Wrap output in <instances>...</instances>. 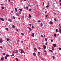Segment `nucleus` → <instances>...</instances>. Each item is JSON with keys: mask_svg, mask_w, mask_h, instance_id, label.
<instances>
[{"mask_svg": "<svg viewBox=\"0 0 61 61\" xmlns=\"http://www.w3.org/2000/svg\"><path fill=\"white\" fill-rule=\"evenodd\" d=\"M31 36H33V37H34V36H35V35L34 34V33H32L31 34Z\"/></svg>", "mask_w": 61, "mask_h": 61, "instance_id": "nucleus-1", "label": "nucleus"}, {"mask_svg": "<svg viewBox=\"0 0 61 61\" xmlns=\"http://www.w3.org/2000/svg\"><path fill=\"white\" fill-rule=\"evenodd\" d=\"M0 20H1V21H5V19L4 18H0Z\"/></svg>", "mask_w": 61, "mask_h": 61, "instance_id": "nucleus-2", "label": "nucleus"}, {"mask_svg": "<svg viewBox=\"0 0 61 61\" xmlns=\"http://www.w3.org/2000/svg\"><path fill=\"white\" fill-rule=\"evenodd\" d=\"M43 47L44 48V49L45 50L46 48V46H43Z\"/></svg>", "mask_w": 61, "mask_h": 61, "instance_id": "nucleus-3", "label": "nucleus"}, {"mask_svg": "<svg viewBox=\"0 0 61 61\" xmlns=\"http://www.w3.org/2000/svg\"><path fill=\"white\" fill-rule=\"evenodd\" d=\"M49 24H53V22L52 21H50L49 22Z\"/></svg>", "mask_w": 61, "mask_h": 61, "instance_id": "nucleus-4", "label": "nucleus"}, {"mask_svg": "<svg viewBox=\"0 0 61 61\" xmlns=\"http://www.w3.org/2000/svg\"><path fill=\"white\" fill-rule=\"evenodd\" d=\"M52 50L53 51L54 50V46H52Z\"/></svg>", "mask_w": 61, "mask_h": 61, "instance_id": "nucleus-5", "label": "nucleus"}, {"mask_svg": "<svg viewBox=\"0 0 61 61\" xmlns=\"http://www.w3.org/2000/svg\"><path fill=\"white\" fill-rule=\"evenodd\" d=\"M21 53H24V51L22 50H21Z\"/></svg>", "mask_w": 61, "mask_h": 61, "instance_id": "nucleus-6", "label": "nucleus"}, {"mask_svg": "<svg viewBox=\"0 0 61 61\" xmlns=\"http://www.w3.org/2000/svg\"><path fill=\"white\" fill-rule=\"evenodd\" d=\"M49 51L50 52H51L52 53H53V51L52 50H50Z\"/></svg>", "mask_w": 61, "mask_h": 61, "instance_id": "nucleus-7", "label": "nucleus"}, {"mask_svg": "<svg viewBox=\"0 0 61 61\" xmlns=\"http://www.w3.org/2000/svg\"><path fill=\"white\" fill-rule=\"evenodd\" d=\"M28 28L29 30H30V31H32V29H31V28Z\"/></svg>", "mask_w": 61, "mask_h": 61, "instance_id": "nucleus-8", "label": "nucleus"}, {"mask_svg": "<svg viewBox=\"0 0 61 61\" xmlns=\"http://www.w3.org/2000/svg\"><path fill=\"white\" fill-rule=\"evenodd\" d=\"M9 21L10 22H11L12 23V21L11 19H9Z\"/></svg>", "mask_w": 61, "mask_h": 61, "instance_id": "nucleus-9", "label": "nucleus"}, {"mask_svg": "<svg viewBox=\"0 0 61 61\" xmlns=\"http://www.w3.org/2000/svg\"><path fill=\"white\" fill-rule=\"evenodd\" d=\"M15 51L16 52H15L16 54H17V53H18V51H17V50H15Z\"/></svg>", "mask_w": 61, "mask_h": 61, "instance_id": "nucleus-10", "label": "nucleus"}, {"mask_svg": "<svg viewBox=\"0 0 61 61\" xmlns=\"http://www.w3.org/2000/svg\"><path fill=\"white\" fill-rule=\"evenodd\" d=\"M59 32H60V33H61V29H59Z\"/></svg>", "mask_w": 61, "mask_h": 61, "instance_id": "nucleus-11", "label": "nucleus"}, {"mask_svg": "<svg viewBox=\"0 0 61 61\" xmlns=\"http://www.w3.org/2000/svg\"><path fill=\"white\" fill-rule=\"evenodd\" d=\"M33 55H34V56H35L36 55V53H33Z\"/></svg>", "mask_w": 61, "mask_h": 61, "instance_id": "nucleus-12", "label": "nucleus"}, {"mask_svg": "<svg viewBox=\"0 0 61 61\" xmlns=\"http://www.w3.org/2000/svg\"><path fill=\"white\" fill-rule=\"evenodd\" d=\"M56 31L57 32H59V31H58V30L57 29L56 30Z\"/></svg>", "mask_w": 61, "mask_h": 61, "instance_id": "nucleus-13", "label": "nucleus"}, {"mask_svg": "<svg viewBox=\"0 0 61 61\" xmlns=\"http://www.w3.org/2000/svg\"><path fill=\"white\" fill-rule=\"evenodd\" d=\"M1 60H4V58H3V57H2L1 58Z\"/></svg>", "mask_w": 61, "mask_h": 61, "instance_id": "nucleus-14", "label": "nucleus"}, {"mask_svg": "<svg viewBox=\"0 0 61 61\" xmlns=\"http://www.w3.org/2000/svg\"><path fill=\"white\" fill-rule=\"evenodd\" d=\"M2 40L1 39L0 40V43H2Z\"/></svg>", "mask_w": 61, "mask_h": 61, "instance_id": "nucleus-15", "label": "nucleus"}, {"mask_svg": "<svg viewBox=\"0 0 61 61\" xmlns=\"http://www.w3.org/2000/svg\"><path fill=\"white\" fill-rule=\"evenodd\" d=\"M56 44H54L53 45V46H56Z\"/></svg>", "mask_w": 61, "mask_h": 61, "instance_id": "nucleus-16", "label": "nucleus"}, {"mask_svg": "<svg viewBox=\"0 0 61 61\" xmlns=\"http://www.w3.org/2000/svg\"><path fill=\"white\" fill-rule=\"evenodd\" d=\"M15 10L16 12H17V9H16V8H15Z\"/></svg>", "mask_w": 61, "mask_h": 61, "instance_id": "nucleus-17", "label": "nucleus"}, {"mask_svg": "<svg viewBox=\"0 0 61 61\" xmlns=\"http://www.w3.org/2000/svg\"><path fill=\"white\" fill-rule=\"evenodd\" d=\"M54 36L55 37H56V34H55L54 35Z\"/></svg>", "mask_w": 61, "mask_h": 61, "instance_id": "nucleus-18", "label": "nucleus"}, {"mask_svg": "<svg viewBox=\"0 0 61 61\" xmlns=\"http://www.w3.org/2000/svg\"><path fill=\"white\" fill-rule=\"evenodd\" d=\"M6 30H7V31H8V28H6Z\"/></svg>", "mask_w": 61, "mask_h": 61, "instance_id": "nucleus-19", "label": "nucleus"}, {"mask_svg": "<svg viewBox=\"0 0 61 61\" xmlns=\"http://www.w3.org/2000/svg\"><path fill=\"white\" fill-rule=\"evenodd\" d=\"M29 17H31V15L29 14Z\"/></svg>", "mask_w": 61, "mask_h": 61, "instance_id": "nucleus-20", "label": "nucleus"}, {"mask_svg": "<svg viewBox=\"0 0 61 61\" xmlns=\"http://www.w3.org/2000/svg\"><path fill=\"white\" fill-rule=\"evenodd\" d=\"M41 27L43 26V23H41Z\"/></svg>", "mask_w": 61, "mask_h": 61, "instance_id": "nucleus-21", "label": "nucleus"}, {"mask_svg": "<svg viewBox=\"0 0 61 61\" xmlns=\"http://www.w3.org/2000/svg\"><path fill=\"white\" fill-rule=\"evenodd\" d=\"M16 30V31H17V32H18V29H17V28H16L15 29Z\"/></svg>", "mask_w": 61, "mask_h": 61, "instance_id": "nucleus-22", "label": "nucleus"}, {"mask_svg": "<svg viewBox=\"0 0 61 61\" xmlns=\"http://www.w3.org/2000/svg\"><path fill=\"white\" fill-rule=\"evenodd\" d=\"M29 47L28 46L27 47V49H29Z\"/></svg>", "mask_w": 61, "mask_h": 61, "instance_id": "nucleus-23", "label": "nucleus"}, {"mask_svg": "<svg viewBox=\"0 0 61 61\" xmlns=\"http://www.w3.org/2000/svg\"><path fill=\"white\" fill-rule=\"evenodd\" d=\"M3 54L4 56H5V53H3Z\"/></svg>", "mask_w": 61, "mask_h": 61, "instance_id": "nucleus-24", "label": "nucleus"}, {"mask_svg": "<svg viewBox=\"0 0 61 61\" xmlns=\"http://www.w3.org/2000/svg\"><path fill=\"white\" fill-rule=\"evenodd\" d=\"M31 10H32V9H29V11H31Z\"/></svg>", "mask_w": 61, "mask_h": 61, "instance_id": "nucleus-25", "label": "nucleus"}, {"mask_svg": "<svg viewBox=\"0 0 61 61\" xmlns=\"http://www.w3.org/2000/svg\"><path fill=\"white\" fill-rule=\"evenodd\" d=\"M16 15H17V16H19V14H17V13H16Z\"/></svg>", "mask_w": 61, "mask_h": 61, "instance_id": "nucleus-26", "label": "nucleus"}, {"mask_svg": "<svg viewBox=\"0 0 61 61\" xmlns=\"http://www.w3.org/2000/svg\"><path fill=\"white\" fill-rule=\"evenodd\" d=\"M16 60L17 61H18V59H17V58H16Z\"/></svg>", "mask_w": 61, "mask_h": 61, "instance_id": "nucleus-27", "label": "nucleus"}, {"mask_svg": "<svg viewBox=\"0 0 61 61\" xmlns=\"http://www.w3.org/2000/svg\"><path fill=\"white\" fill-rule=\"evenodd\" d=\"M42 3H43V5H44V4H45V3H44V2L43 1V2Z\"/></svg>", "mask_w": 61, "mask_h": 61, "instance_id": "nucleus-28", "label": "nucleus"}, {"mask_svg": "<svg viewBox=\"0 0 61 61\" xmlns=\"http://www.w3.org/2000/svg\"><path fill=\"white\" fill-rule=\"evenodd\" d=\"M19 10H20V11H22V9H20Z\"/></svg>", "mask_w": 61, "mask_h": 61, "instance_id": "nucleus-29", "label": "nucleus"}, {"mask_svg": "<svg viewBox=\"0 0 61 61\" xmlns=\"http://www.w3.org/2000/svg\"><path fill=\"white\" fill-rule=\"evenodd\" d=\"M54 20L55 21H56V18L54 19Z\"/></svg>", "mask_w": 61, "mask_h": 61, "instance_id": "nucleus-30", "label": "nucleus"}, {"mask_svg": "<svg viewBox=\"0 0 61 61\" xmlns=\"http://www.w3.org/2000/svg\"><path fill=\"white\" fill-rule=\"evenodd\" d=\"M34 49L35 50H37V49H36V48H34Z\"/></svg>", "mask_w": 61, "mask_h": 61, "instance_id": "nucleus-31", "label": "nucleus"}, {"mask_svg": "<svg viewBox=\"0 0 61 61\" xmlns=\"http://www.w3.org/2000/svg\"><path fill=\"white\" fill-rule=\"evenodd\" d=\"M45 40H46V41H47V38H46L45 39Z\"/></svg>", "mask_w": 61, "mask_h": 61, "instance_id": "nucleus-32", "label": "nucleus"}, {"mask_svg": "<svg viewBox=\"0 0 61 61\" xmlns=\"http://www.w3.org/2000/svg\"><path fill=\"white\" fill-rule=\"evenodd\" d=\"M52 58L53 59H55V58L54 56H52Z\"/></svg>", "mask_w": 61, "mask_h": 61, "instance_id": "nucleus-33", "label": "nucleus"}, {"mask_svg": "<svg viewBox=\"0 0 61 61\" xmlns=\"http://www.w3.org/2000/svg\"><path fill=\"white\" fill-rule=\"evenodd\" d=\"M5 59H7V57H6V56H5Z\"/></svg>", "mask_w": 61, "mask_h": 61, "instance_id": "nucleus-34", "label": "nucleus"}, {"mask_svg": "<svg viewBox=\"0 0 61 61\" xmlns=\"http://www.w3.org/2000/svg\"><path fill=\"white\" fill-rule=\"evenodd\" d=\"M9 40H10V39H9V38H8L7 39V41H9Z\"/></svg>", "mask_w": 61, "mask_h": 61, "instance_id": "nucleus-35", "label": "nucleus"}, {"mask_svg": "<svg viewBox=\"0 0 61 61\" xmlns=\"http://www.w3.org/2000/svg\"><path fill=\"white\" fill-rule=\"evenodd\" d=\"M59 50H61V48H59Z\"/></svg>", "mask_w": 61, "mask_h": 61, "instance_id": "nucleus-36", "label": "nucleus"}, {"mask_svg": "<svg viewBox=\"0 0 61 61\" xmlns=\"http://www.w3.org/2000/svg\"><path fill=\"white\" fill-rule=\"evenodd\" d=\"M4 8H5V7H2V9H4Z\"/></svg>", "mask_w": 61, "mask_h": 61, "instance_id": "nucleus-37", "label": "nucleus"}, {"mask_svg": "<svg viewBox=\"0 0 61 61\" xmlns=\"http://www.w3.org/2000/svg\"><path fill=\"white\" fill-rule=\"evenodd\" d=\"M41 20H39L38 21V22H41Z\"/></svg>", "mask_w": 61, "mask_h": 61, "instance_id": "nucleus-38", "label": "nucleus"}, {"mask_svg": "<svg viewBox=\"0 0 61 61\" xmlns=\"http://www.w3.org/2000/svg\"><path fill=\"white\" fill-rule=\"evenodd\" d=\"M11 56H14V54H12L11 55Z\"/></svg>", "mask_w": 61, "mask_h": 61, "instance_id": "nucleus-39", "label": "nucleus"}, {"mask_svg": "<svg viewBox=\"0 0 61 61\" xmlns=\"http://www.w3.org/2000/svg\"><path fill=\"white\" fill-rule=\"evenodd\" d=\"M21 35L22 36H24V33H21Z\"/></svg>", "mask_w": 61, "mask_h": 61, "instance_id": "nucleus-40", "label": "nucleus"}, {"mask_svg": "<svg viewBox=\"0 0 61 61\" xmlns=\"http://www.w3.org/2000/svg\"><path fill=\"white\" fill-rule=\"evenodd\" d=\"M13 18L14 19H15V17L14 16H13Z\"/></svg>", "mask_w": 61, "mask_h": 61, "instance_id": "nucleus-41", "label": "nucleus"}, {"mask_svg": "<svg viewBox=\"0 0 61 61\" xmlns=\"http://www.w3.org/2000/svg\"><path fill=\"white\" fill-rule=\"evenodd\" d=\"M47 16H48V15H45L46 17H47Z\"/></svg>", "mask_w": 61, "mask_h": 61, "instance_id": "nucleus-42", "label": "nucleus"}, {"mask_svg": "<svg viewBox=\"0 0 61 61\" xmlns=\"http://www.w3.org/2000/svg\"><path fill=\"white\" fill-rule=\"evenodd\" d=\"M51 42H54V41H53V40H51Z\"/></svg>", "mask_w": 61, "mask_h": 61, "instance_id": "nucleus-43", "label": "nucleus"}, {"mask_svg": "<svg viewBox=\"0 0 61 61\" xmlns=\"http://www.w3.org/2000/svg\"><path fill=\"white\" fill-rule=\"evenodd\" d=\"M21 42L22 44L23 43V41H22H22H21Z\"/></svg>", "mask_w": 61, "mask_h": 61, "instance_id": "nucleus-44", "label": "nucleus"}, {"mask_svg": "<svg viewBox=\"0 0 61 61\" xmlns=\"http://www.w3.org/2000/svg\"><path fill=\"white\" fill-rule=\"evenodd\" d=\"M6 56H7V57H8V56H9V55H6Z\"/></svg>", "mask_w": 61, "mask_h": 61, "instance_id": "nucleus-45", "label": "nucleus"}, {"mask_svg": "<svg viewBox=\"0 0 61 61\" xmlns=\"http://www.w3.org/2000/svg\"><path fill=\"white\" fill-rule=\"evenodd\" d=\"M12 27H13V28H14V27H15V25H13Z\"/></svg>", "mask_w": 61, "mask_h": 61, "instance_id": "nucleus-46", "label": "nucleus"}, {"mask_svg": "<svg viewBox=\"0 0 61 61\" xmlns=\"http://www.w3.org/2000/svg\"><path fill=\"white\" fill-rule=\"evenodd\" d=\"M24 16H22V19H24Z\"/></svg>", "mask_w": 61, "mask_h": 61, "instance_id": "nucleus-47", "label": "nucleus"}, {"mask_svg": "<svg viewBox=\"0 0 61 61\" xmlns=\"http://www.w3.org/2000/svg\"><path fill=\"white\" fill-rule=\"evenodd\" d=\"M19 13L20 14H21V12L20 11H19Z\"/></svg>", "mask_w": 61, "mask_h": 61, "instance_id": "nucleus-48", "label": "nucleus"}, {"mask_svg": "<svg viewBox=\"0 0 61 61\" xmlns=\"http://www.w3.org/2000/svg\"><path fill=\"white\" fill-rule=\"evenodd\" d=\"M26 9L28 10V8L27 7H26Z\"/></svg>", "mask_w": 61, "mask_h": 61, "instance_id": "nucleus-49", "label": "nucleus"}, {"mask_svg": "<svg viewBox=\"0 0 61 61\" xmlns=\"http://www.w3.org/2000/svg\"><path fill=\"white\" fill-rule=\"evenodd\" d=\"M48 5H49V3L48 2L47 4Z\"/></svg>", "mask_w": 61, "mask_h": 61, "instance_id": "nucleus-50", "label": "nucleus"}, {"mask_svg": "<svg viewBox=\"0 0 61 61\" xmlns=\"http://www.w3.org/2000/svg\"><path fill=\"white\" fill-rule=\"evenodd\" d=\"M38 49H40H40H41V48H40V47H39L38 48Z\"/></svg>", "mask_w": 61, "mask_h": 61, "instance_id": "nucleus-51", "label": "nucleus"}, {"mask_svg": "<svg viewBox=\"0 0 61 61\" xmlns=\"http://www.w3.org/2000/svg\"><path fill=\"white\" fill-rule=\"evenodd\" d=\"M45 12L46 13H47V12L46 11H45Z\"/></svg>", "mask_w": 61, "mask_h": 61, "instance_id": "nucleus-52", "label": "nucleus"}, {"mask_svg": "<svg viewBox=\"0 0 61 61\" xmlns=\"http://www.w3.org/2000/svg\"><path fill=\"white\" fill-rule=\"evenodd\" d=\"M24 9L25 10L26 8H25V7H24Z\"/></svg>", "mask_w": 61, "mask_h": 61, "instance_id": "nucleus-53", "label": "nucleus"}, {"mask_svg": "<svg viewBox=\"0 0 61 61\" xmlns=\"http://www.w3.org/2000/svg\"><path fill=\"white\" fill-rule=\"evenodd\" d=\"M29 25H30V26H31V25H32V24H30Z\"/></svg>", "mask_w": 61, "mask_h": 61, "instance_id": "nucleus-54", "label": "nucleus"}, {"mask_svg": "<svg viewBox=\"0 0 61 61\" xmlns=\"http://www.w3.org/2000/svg\"><path fill=\"white\" fill-rule=\"evenodd\" d=\"M48 7V6H46V7H47H47Z\"/></svg>", "mask_w": 61, "mask_h": 61, "instance_id": "nucleus-55", "label": "nucleus"}, {"mask_svg": "<svg viewBox=\"0 0 61 61\" xmlns=\"http://www.w3.org/2000/svg\"><path fill=\"white\" fill-rule=\"evenodd\" d=\"M60 6H61V3H60Z\"/></svg>", "mask_w": 61, "mask_h": 61, "instance_id": "nucleus-56", "label": "nucleus"}, {"mask_svg": "<svg viewBox=\"0 0 61 61\" xmlns=\"http://www.w3.org/2000/svg\"><path fill=\"white\" fill-rule=\"evenodd\" d=\"M55 2H56V3H57V2L56 1V0H55Z\"/></svg>", "mask_w": 61, "mask_h": 61, "instance_id": "nucleus-57", "label": "nucleus"}, {"mask_svg": "<svg viewBox=\"0 0 61 61\" xmlns=\"http://www.w3.org/2000/svg\"><path fill=\"white\" fill-rule=\"evenodd\" d=\"M46 45H47V42H46Z\"/></svg>", "mask_w": 61, "mask_h": 61, "instance_id": "nucleus-58", "label": "nucleus"}, {"mask_svg": "<svg viewBox=\"0 0 61 61\" xmlns=\"http://www.w3.org/2000/svg\"><path fill=\"white\" fill-rule=\"evenodd\" d=\"M45 52H46V50L44 51Z\"/></svg>", "mask_w": 61, "mask_h": 61, "instance_id": "nucleus-59", "label": "nucleus"}, {"mask_svg": "<svg viewBox=\"0 0 61 61\" xmlns=\"http://www.w3.org/2000/svg\"><path fill=\"white\" fill-rule=\"evenodd\" d=\"M9 2H10V0H9Z\"/></svg>", "mask_w": 61, "mask_h": 61, "instance_id": "nucleus-60", "label": "nucleus"}, {"mask_svg": "<svg viewBox=\"0 0 61 61\" xmlns=\"http://www.w3.org/2000/svg\"><path fill=\"white\" fill-rule=\"evenodd\" d=\"M1 5H3V4H1Z\"/></svg>", "mask_w": 61, "mask_h": 61, "instance_id": "nucleus-61", "label": "nucleus"}, {"mask_svg": "<svg viewBox=\"0 0 61 61\" xmlns=\"http://www.w3.org/2000/svg\"><path fill=\"white\" fill-rule=\"evenodd\" d=\"M59 2H61V0H59Z\"/></svg>", "mask_w": 61, "mask_h": 61, "instance_id": "nucleus-62", "label": "nucleus"}, {"mask_svg": "<svg viewBox=\"0 0 61 61\" xmlns=\"http://www.w3.org/2000/svg\"><path fill=\"white\" fill-rule=\"evenodd\" d=\"M60 28L61 29V25H60Z\"/></svg>", "mask_w": 61, "mask_h": 61, "instance_id": "nucleus-63", "label": "nucleus"}, {"mask_svg": "<svg viewBox=\"0 0 61 61\" xmlns=\"http://www.w3.org/2000/svg\"><path fill=\"white\" fill-rule=\"evenodd\" d=\"M32 28H34V27L33 26H32Z\"/></svg>", "mask_w": 61, "mask_h": 61, "instance_id": "nucleus-64", "label": "nucleus"}]
</instances>
